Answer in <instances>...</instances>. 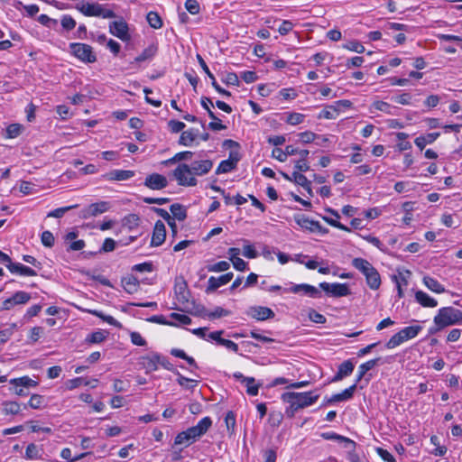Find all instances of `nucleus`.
Listing matches in <instances>:
<instances>
[{"label":"nucleus","instance_id":"1","mask_svg":"<svg viewBox=\"0 0 462 462\" xmlns=\"http://www.w3.org/2000/svg\"><path fill=\"white\" fill-rule=\"evenodd\" d=\"M319 398V394H313V392L295 393L288 392L282 394V400L289 403L285 414L289 418H293L300 410L315 403Z\"/></svg>","mask_w":462,"mask_h":462},{"label":"nucleus","instance_id":"2","mask_svg":"<svg viewBox=\"0 0 462 462\" xmlns=\"http://www.w3.org/2000/svg\"><path fill=\"white\" fill-rule=\"evenodd\" d=\"M462 321V311L453 307H444L439 310L434 317V324L446 328Z\"/></svg>","mask_w":462,"mask_h":462},{"label":"nucleus","instance_id":"3","mask_svg":"<svg viewBox=\"0 0 462 462\" xmlns=\"http://www.w3.org/2000/svg\"><path fill=\"white\" fill-rule=\"evenodd\" d=\"M69 49L71 53L83 62L93 63L97 60L93 48L88 44L72 42L69 44Z\"/></svg>","mask_w":462,"mask_h":462},{"label":"nucleus","instance_id":"4","mask_svg":"<svg viewBox=\"0 0 462 462\" xmlns=\"http://www.w3.org/2000/svg\"><path fill=\"white\" fill-rule=\"evenodd\" d=\"M189 165L180 163L173 171V176L180 186L193 187L197 185V179L193 176Z\"/></svg>","mask_w":462,"mask_h":462},{"label":"nucleus","instance_id":"5","mask_svg":"<svg viewBox=\"0 0 462 462\" xmlns=\"http://www.w3.org/2000/svg\"><path fill=\"white\" fill-rule=\"evenodd\" d=\"M319 288L328 296L335 298L345 297L351 294V291L346 283H328L324 282L319 283Z\"/></svg>","mask_w":462,"mask_h":462},{"label":"nucleus","instance_id":"6","mask_svg":"<svg viewBox=\"0 0 462 462\" xmlns=\"http://www.w3.org/2000/svg\"><path fill=\"white\" fill-rule=\"evenodd\" d=\"M110 208V203L108 201H99L97 203H92L87 208H84L80 213L79 217L82 218H89L92 217H97L100 214H103L108 211Z\"/></svg>","mask_w":462,"mask_h":462},{"label":"nucleus","instance_id":"7","mask_svg":"<svg viewBox=\"0 0 462 462\" xmlns=\"http://www.w3.org/2000/svg\"><path fill=\"white\" fill-rule=\"evenodd\" d=\"M109 32L123 42H128L131 39L128 24L123 19L111 22L109 24Z\"/></svg>","mask_w":462,"mask_h":462},{"label":"nucleus","instance_id":"8","mask_svg":"<svg viewBox=\"0 0 462 462\" xmlns=\"http://www.w3.org/2000/svg\"><path fill=\"white\" fill-rule=\"evenodd\" d=\"M246 314L252 319L260 321L273 319L275 316L270 308L263 306H252L247 310Z\"/></svg>","mask_w":462,"mask_h":462},{"label":"nucleus","instance_id":"9","mask_svg":"<svg viewBox=\"0 0 462 462\" xmlns=\"http://www.w3.org/2000/svg\"><path fill=\"white\" fill-rule=\"evenodd\" d=\"M143 184L151 189L161 190L168 186V180L162 174L152 173L145 178Z\"/></svg>","mask_w":462,"mask_h":462},{"label":"nucleus","instance_id":"10","mask_svg":"<svg viewBox=\"0 0 462 462\" xmlns=\"http://www.w3.org/2000/svg\"><path fill=\"white\" fill-rule=\"evenodd\" d=\"M174 292L179 302L186 303L189 301L190 293L188 289L187 282L183 277H177L175 279Z\"/></svg>","mask_w":462,"mask_h":462},{"label":"nucleus","instance_id":"11","mask_svg":"<svg viewBox=\"0 0 462 462\" xmlns=\"http://www.w3.org/2000/svg\"><path fill=\"white\" fill-rule=\"evenodd\" d=\"M212 425V420L209 417L201 419L196 426L187 429L191 438L195 441L198 438L204 435Z\"/></svg>","mask_w":462,"mask_h":462},{"label":"nucleus","instance_id":"12","mask_svg":"<svg viewBox=\"0 0 462 462\" xmlns=\"http://www.w3.org/2000/svg\"><path fill=\"white\" fill-rule=\"evenodd\" d=\"M234 277L233 273H225L217 278L211 276L208 282V287L206 289L207 293H211L218 289L220 286L228 283Z\"/></svg>","mask_w":462,"mask_h":462},{"label":"nucleus","instance_id":"13","mask_svg":"<svg viewBox=\"0 0 462 462\" xmlns=\"http://www.w3.org/2000/svg\"><path fill=\"white\" fill-rule=\"evenodd\" d=\"M356 389V384L354 383L353 385L345 389L340 393H336L329 398L326 397L322 405L325 406V405L331 404L334 402L347 401L353 397Z\"/></svg>","mask_w":462,"mask_h":462},{"label":"nucleus","instance_id":"14","mask_svg":"<svg viewBox=\"0 0 462 462\" xmlns=\"http://www.w3.org/2000/svg\"><path fill=\"white\" fill-rule=\"evenodd\" d=\"M134 171L129 170H113L110 171L104 175H102V178L106 180L109 181H121V180H126L134 176Z\"/></svg>","mask_w":462,"mask_h":462},{"label":"nucleus","instance_id":"15","mask_svg":"<svg viewBox=\"0 0 462 462\" xmlns=\"http://www.w3.org/2000/svg\"><path fill=\"white\" fill-rule=\"evenodd\" d=\"M166 238V228L162 221H156L152 232L151 245L160 246L163 244Z\"/></svg>","mask_w":462,"mask_h":462},{"label":"nucleus","instance_id":"16","mask_svg":"<svg viewBox=\"0 0 462 462\" xmlns=\"http://www.w3.org/2000/svg\"><path fill=\"white\" fill-rule=\"evenodd\" d=\"M197 59H198V61L200 65V67L202 68V69L205 71V73L208 76V78L211 79V85L212 87L221 95H224L226 97H230L231 96V93L226 89H224L223 88H221L218 83L217 82L214 75L211 73V71L209 70L208 65L206 64L205 60H203V58L198 54L197 55Z\"/></svg>","mask_w":462,"mask_h":462},{"label":"nucleus","instance_id":"17","mask_svg":"<svg viewBox=\"0 0 462 462\" xmlns=\"http://www.w3.org/2000/svg\"><path fill=\"white\" fill-rule=\"evenodd\" d=\"M189 167L193 176H202L210 171L213 162L211 160L194 161Z\"/></svg>","mask_w":462,"mask_h":462},{"label":"nucleus","instance_id":"18","mask_svg":"<svg viewBox=\"0 0 462 462\" xmlns=\"http://www.w3.org/2000/svg\"><path fill=\"white\" fill-rule=\"evenodd\" d=\"M355 368V365L351 359L344 361L339 365L337 374L334 375L332 382H337L350 375Z\"/></svg>","mask_w":462,"mask_h":462},{"label":"nucleus","instance_id":"19","mask_svg":"<svg viewBox=\"0 0 462 462\" xmlns=\"http://www.w3.org/2000/svg\"><path fill=\"white\" fill-rule=\"evenodd\" d=\"M290 291H291L293 293H299V292L302 291L311 298H320L321 297V292L318 288H316L312 285H310V284H306V283L296 284L290 289Z\"/></svg>","mask_w":462,"mask_h":462},{"label":"nucleus","instance_id":"20","mask_svg":"<svg viewBox=\"0 0 462 462\" xmlns=\"http://www.w3.org/2000/svg\"><path fill=\"white\" fill-rule=\"evenodd\" d=\"M381 359V357H376L374 359H371L360 365L358 367V372L355 383L356 384L358 382H360L365 376L368 371L373 369L374 366L378 365L380 364Z\"/></svg>","mask_w":462,"mask_h":462},{"label":"nucleus","instance_id":"21","mask_svg":"<svg viewBox=\"0 0 462 462\" xmlns=\"http://www.w3.org/2000/svg\"><path fill=\"white\" fill-rule=\"evenodd\" d=\"M415 300L418 303L426 308H434L438 305V301L434 298H431L422 291L415 292Z\"/></svg>","mask_w":462,"mask_h":462},{"label":"nucleus","instance_id":"22","mask_svg":"<svg viewBox=\"0 0 462 462\" xmlns=\"http://www.w3.org/2000/svg\"><path fill=\"white\" fill-rule=\"evenodd\" d=\"M159 361H161V355L155 353L149 356H143L142 364L146 372L151 373L158 369Z\"/></svg>","mask_w":462,"mask_h":462},{"label":"nucleus","instance_id":"23","mask_svg":"<svg viewBox=\"0 0 462 462\" xmlns=\"http://www.w3.org/2000/svg\"><path fill=\"white\" fill-rule=\"evenodd\" d=\"M321 437L324 439H328V440H337L339 442H344L346 444L345 445L346 448H348V446H351V447H353V448H355L356 447V443L354 440H352L346 437L341 436L335 432H323V433H321Z\"/></svg>","mask_w":462,"mask_h":462},{"label":"nucleus","instance_id":"24","mask_svg":"<svg viewBox=\"0 0 462 462\" xmlns=\"http://www.w3.org/2000/svg\"><path fill=\"white\" fill-rule=\"evenodd\" d=\"M439 135V133H430L417 137L414 143L422 151L427 144L432 143Z\"/></svg>","mask_w":462,"mask_h":462},{"label":"nucleus","instance_id":"25","mask_svg":"<svg viewBox=\"0 0 462 462\" xmlns=\"http://www.w3.org/2000/svg\"><path fill=\"white\" fill-rule=\"evenodd\" d=\"M365 280L372 290H377L381 285L380 274L374 267L365 275Z\"/></svg>","mask_w":462,"mask_h":462},{"label":"nucleus","instance_id":"26","mask_svg":"<svg viewBox=\"0 0 462 462\" xmlns=\"http://www.w3.org/2000/svg\"><path fill=\"white\" fill-rule=\"evenodd\" d=\"M78 9L86 16H98L100 14V5L87 3L79 6Z\"/></svg>","mask_w":462,"mask_h":462},{"label":"nucleus","instance_id":"27","mask_svg":"<svg viewBox=\"0 0 462 462\" xmlns=\"http://www.w3.org/2000/svg\"><path fill=\"white\" fill-rule=\"evenodd\" d=\"M158 51V47L155 44H151L145 48L143 52L134 59V62H143L152 59Z\"/></svg>","mask_w":462,"mask_h":462},{"label":"nucleus","instance_id":"28","mask_svg":"<svg viewBox=\"0 0 462 462\" xmlns=\"http://www.w3.org/2000/svg\"><path fill=\"white\" fill-rule=\"evenodd\" d=\"M122 283L124 286V289L128 293H134L138 291L139 288V281L136 277L134 275H129L128 277H125L122 280Z\"/></svg>","mask_w":462,"mask_h":462},{"label":"nucleus","instance_id":"29","mask_svg":"<svg viewBox=\"0 0 462 462\" xmlns=\"http://www.w3.org/2000/svg\"><path fill=\"white\" fill-rule=\"evenodd\" d=\"M423 283L429 290L436 293H442L446 291L442 284L430 276H424Z\"/></svg>","mask_w":462,"mask_h":462},{"label":"nucleus","instance_id":"30","mask_svg":"<svg viewBox=\"0 0 462 462\" xmlns=\"http://www.w3.org/2000/svg\"><path fill=\"white\" fill-rule=\"evenodd\" d=\"M10 383L14 386H21L26 389L34 388L38 385V382L32 380L29 376H23L10 380Z\"/></svg>","mask_w":462,"mask_h":462},{"label":"nucleus","instance_id":"31","mask_svg":"<svg viewBox=\"0 0 462 462\" xmlns=\"http://www.w3.org/2000/svg\"><path fill=\"white\" fill-rule=\"evenodd\" d=\"M352 265L360 271L365 276L370 273V271L374 268V266L364 258H354L352 261Z\"/></svg>","mask_w":462,"mask_h":462},{"label":"nucleus","instance_id":"32","mask_svg":"<svg viewBox=\"0 0 462 462\" xmlns=\"http://www.w3.org/2000/svg\"><path fill=\"white\" fill-rule=\"evenodd\" d=\"M170 210L173 215L174 219H178L179 221H184L187 218V210L186 208L180 204L174 203L170 207Z\"/></svg>","mask_w":462,"mask_h":462},{"label":"nucleus","instance_id":"33","mask_svg":"<svg viewBox=\"0 0 462 462\" xmlns=\"http://www.w3.org/2000/svg\"><path fill=\"white\" fill-rule=\"evenodd\" d=\"M295 222L301 227L310 232H314V226L316 221L308 218L303 215H297L294 217Z\"/></svg>","mask_w":462,"mask_h":462},{"label":"nucleus","instance_id":"34","mask_svg":"<svg viewBox=\"0 0 462 462\" xmlns=\"http://www.w3.org/2000/svg\"><path fill=\"white\" fill-rule=\"evenodd\" d=\"M421 326H411L401 329L400 333L402 334L403 339L406 341L417 337V335L421 331Z\"/></svg>","mask_w":462,"mask_h":462},{"label":"nucleus","instance_id":"35","mask_svg":"<svg viewBox=\"0 0 462 462\" xmlns=\"http://www.w3.org/2000/svg\"><path fill=\"white\" fill-rule=\"evenodd\" d=\"M107 334L108 333L104 330H97L89 334L85 341L88 344H99L106 338Z\"/></svg>","mask_w":462,"mask_h":462},{"label":"nucleus","instance_id":"36","mask_svg":"<svg viewBox=\"0 0 462 462\" xmlns=\"http://www.w3.org/2000/svg\"><path fill=\"white\" fill-rule=\"evenodd\" d=\"M194 442L193 439L191 438L189 431L186 430L184 431L180 432L176 437L174 440V445H185V447L189 446Z\"/></svg>","mask_w":462,"mask_h":462},{"label":"nucleus","instance_id":"37","mask_svg":"<svg viewBox=\"0 0 462 462\" xmlns=\"http://www.w3.org/2000/svg\"><path fill=\"white\" fill-rule=\"evenodd\" d=\"M140 217L136 214H129L123 218V226L132 230L139 226Z\"/></svg>","mask_w":462,"mask_h":462},{"label":"nucleus","instance_id":"38","mask_svg":"<svg viewBox=\"0 0 462 462\" xmlns=\"http://www.w3.org/2000/svg\"><path fill=\"white\" fill-rule=\"evenodd\" d=\"M149 25L154 29H160L162 26V20L158 13L151 11L146 16Z\"/></svg>","mask_w":462,"mask_h":462},{"label":"nucleus","instance_id":"39","mask_svg":"<svg viewBox=\"0 0 462 462\" xmlns=\"http://www.w3.org/2000/svg\"><path fill=\"white\" fill-rule=\"evenodd\" d=\"M3 412L5 415H16L21 410V405L17 402H3Z\"/></svg>","mask_w":462,"mask_h":462},{"label":"nucleus","instance_id":"40","mask_svg":"<svg viewBox=\"0 0 462 462\" xmlns=\"http://www.w3.org/2000/svg\"><path fill=\"white\" fill-rule=\"evenodd\" d=\"M244 383L246 384V393L249 395L255 396L258 394L260 383H255V379L254 377H249L247 379H244Z\"/></svg>","mask_w":462,"mask_h":462},{"label":"nucleus","instance_id":"41","mask_svg":"<svg viewBox=\"0 0 462 462\" xmlns=\"http://www.w3.org/2000/svg\"><path fill=\"white\" fill-rule=\"evenodd\" d=\"M44 402V397L40 394H32L30 398L28 404H24L23 408L27 409V406L32 409H40L42 407Z\"/></svg>","mask_w":462,"mask_h":462},{"label":"nucleus","instance_id":"42","mask_svg":"<svg viewBox=\"0 0 462 462\" xmlns=\"http://www.w3.org/2000/svg\"><path fill=\"white\" fill-rule=\"evenodd\" d=\"M11 298L15 305L25 304L31 300V295L26 291H16Z\"/></svg>","mask_w":462,"mask_h":462},{"label":"nucleus","instance_id":"43","mask_svg":"<svg viewBox=\"0 0 462 462\" xmlns=\"http://www.w3.org/2000/svg\"><path fill=\"white\" fill-rule=\"evenodd\" d=\"M116 241L112 238H106L102 246L98 250V252H90L88 254L95 255L97 253H109L115 250L116 248Z\"/></svg>","mask_w":462,"mask_h":462},{"label":"nucleus","instance_id":"44","mask_svg":"<svg viewBox=\"0 0 462 462\" xmlns=\"http://www.w3.org/2000/svg\"><path fill=\"white\" fill-rule=\"evenodd\" d=\"M339 113V109L335 106H330L328 108L322 110L319 118H326V119H335Z\"/></svg>","mask_w":462,"mask_h":462},{"label":"nucleus","instance_id":"45","mask_svg":"<svg viewBox=\"0 0 462 462\" xmlns=\"http://www.w3.org/2000/svg\"><path fill=\"white\" fill-rule=\"evenodd\" d=\"M79 207L78 204H75V205H71V206H68V207H63V208H56L51 212L48 213V217H56V218H60L64 216V214L71 209H74V208H77Z\"/></svg>","mask_w":462,"mask_h":462},{"label":"nucleus","instance_id":"46","mask_svg":"<svg viewBox=\"0 0 462 462\" xmlns=\"http://www.w3.org/2000/svg\"><path fill=\"white\" fill-rule=\"evenodd\" d=\"M236 168V166L234 165L233 162L227 160H224L219 163L218 167L217 168L216 174L219 175L222 173H227L234 171Z\"/></svg>","mask_w":462,"mask_h":462},{"label":"nucleus","instance_id":"47","mask_svg":"<svg viewBox=\"0 0 462 462\" xmlns=\"http://www.w3.org/2000/svg\"><path fill=\"white\" fill-rule=\"evenodd\" d=\"M23 126L20 124H11L6 128V138H15L22 133Z\"/></svg>","mask_w":462,"mask_h":462},{"label":"nucleus","instance_id":"48","mask_svg":"<svg viewBox=\"0 0 462 462\" xmlns=\"http://www.w3.org/2000/svg\"><path fill=\"white\" fill-rule=\"evenodd\" d=\"M25 457L27 459H37L41 457L40 450L35 444L31 443L27 446L25 450Z\"/></svg>","mask_w":462,"mask_h":462},{"label":"nucleus","instance_id":"49","mask_svg":"<svg viewBox=\"0 0 462 462\" xmlns=\"http://www.w3.org/2000/svg\"><path fill=\"white\" fill-rule=\"evenodd\" d=\"M405 340L403 339L402 334L400 331L396 334H394L385 344L386 348L392 349L398 346H400L402 343H403Z\"/></svg>","mask_w":462,"mask_h":462},{"label":"nucleus","instance_id":"50","mask_svg":"<svg viewBox=\"0 0 462 462\" xmlns=\"http://www.w3.org/2000/svg\"><path fill=\"white\" fill-rule=\"evenodd\" d=\"M230 267V263L226 261H221L217 263L208 265V272H214V273H219V272H225L228 270Z\"/></svg>","mask_w":462,"mask_h":462},{"label":"nucleus","instance_id":"51","mask_svg":"<svg viewBox=\"0 0 462 462\" xmlns=\"http://www.w3.org/2000/svg\"><path fill=\"white\" fill-rule=\"evenodd\" d=\"M225 422L228 433L231 435L235 431L236 416L233 411H228L225 417Z\"/></svg>","mask_w":462,"mask_h":462},{"label":"nucleus","instance_id":"52","mask_svg":"<svg viewBox=\"0 0 462 462\" xmlns=\"http://www.w3.org/2000/svg\"><path fill=\"white\" fill-rule=\"evenodd\" d=\"M194 141L193 134L187 130L181 133L179 143L183 146H190Z\"/></svg>","mask_w":462,"mask_h":462},{"label":"nucleus","instance_id":"53","mask_svg":"<svg viewBox=\"0 0 462 462\" xmlns=\"http://www.w3.org/2000/svg\"><path fill=\"white\" fill-rule=\"evenodd\" d=\"M230 315V311L222 307H216L213 311L208 312V318L210 319H219Z\"/></svg>","mask_w":462,"mask_h":462},{"label":"nucleus","instance_id":"54","mask_svg":"<svg viewBox=\"0 0 462 462\" xmlns=\"http://www.w3.org/2000/svg\"><path fill=\"white\" fill-rule=\"evenodd\" d=\"M60 23L62 28L66 31H71L76 26V21L68 14L62 16Z\"/></svg>","mask_w":462,"mask_h":462},{"label":"nucleus","instance_id":"55","mask_svg":"<svg viewBox=\"0 0 462 462\" xmlns=\"http://www.w3.org/2000/svg\"><path fill=\"white\" fill-rule=\"evenodd\" d=\"M42 243L46 247H52L54 245V236L51 231H44L41 236Z\"/></svg>","mask_w":462,"mask_h":462},{"label":"nucleus","instance_id":"56","mask_svg":"<svg viewBox=\"0 0 462 462\" xmlns=\"http://www.w3.org/2000/svg\"><path fill=\"white\" fill-rule=\"evenodd\" d=\"M377 455L385 462H397L395 457L386 449L383 448H376Z\"/></svg>","mask_w":462,"mask_h":462},{"label":"nucleus","instance_id":"57","mask_svg":"<svg viewBox=\"0 0 462 462\" xmlns=\"http://www.w3.org/2000/svg\"><path fill=\"white\" fill-rule=\"evenodd\" d=\"M305 116L302 115V114H300V113H291L287 119H286V122L291 125H297L300 123H302L303 119H304Z\"/></svg>","mask_w":462,"mask_h":462},{"label":"nucleus","instance_id":"58","mask_svg":"<svg viewBox=\"0 0 462 462\" xmlns=\"http://www.w3.org/2000/svg\"><path fill=\"white\" fill-rule=\"evenodd\" d=\"M185 8L191 14H197L199 13V4L197 0H186Z\"/></svg>","mask_w":462,"mask_h":462},{"label":"nucleus","instance_id":"59","mask_svg":"<svg viewBox=\"0 0 462 462\" xmlns=\"http://www.w3.org/2000/svg\"><path fill=\"white\" fill-rule=\"evenodd\" d=\"M373 107H374L376 110L384 112L388 115H392V106L386 102L383 101H375L373 103Z\"/></svg>","mask_w":462,"mask_h":462},{"label":"nucleus","instance_id":"60","mask_svg":"<svg viewBox=\"0 0 462 462\" xmlns=\"http://www.w3.org/2000/svg\"><path fill=\"white\" fill-rule=\"evenodd\" d=\"M193 152L190 151H185L176 153L171 160V162H176L180 161L190 160Z\"/></svg>","mask_w":462,"mask_h":462},{"label":"nucleus","instance_id":"61","mask_svg":"<svg viewBox=\"0 0 462 462\" xmlns=\"http://www.w3.org/2000/svg\"><path fill=\"white\" fill-rule=\"evenodd\" d=\"M299 137H300V142H302L303 143H312L316 139L317 134L313 132L306 131V132L300 133Z\"/></svg>","mask_w":462,"mask_h":462},{"label":"nucleus","instance_id":"62","mask_svg":"<svg viewBox=\"0 0 462 462\" xmlns=\"http://www.w3.org/2000/svg\"><path fill=\"white\" fill-rule=\"evenodd\" d=\"M222 80L226 85H233V86L239 85L238 76L235 72L227 73Z\"/></svg>","mask_w":462,"mask_h":462},{"label":"nucleus","instance_id":"63","mask_svg":"<svg viewBox=\"0 0 462 462\" xmlns=\"http://www.w3.org/2000/svg\"><path fill=\"white\" fill-rule=\"evenodd\" d=\"M240 77L246 83H253L258 79L256 73L251 70L243 71Z\"/></svg>","mask_w":462,"mask_h":462},{"label":"nucleus","instance_id":"64","mask_svg":"<svg viewBox=\"0 0 462 462\" xmlns=\"http://www.w3.org/2000/svg\"><path fill=\"white\" fill-rule=\"evenodd\" d=\"M243 255L246 258L254 259L257 257L258 254L254 249V245H246L243 248Z\"/></svg>","mask_w":462,"mask_h":462}]
</instances>
